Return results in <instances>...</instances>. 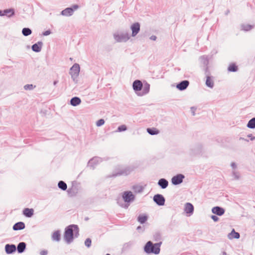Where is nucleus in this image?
Segmentation results:
<instances>
[{
	"mask_svg": "<svg viewBox=\"0 0 255 255\" xmlns=\"http://www.w3.org/2000/svg\"><path fill=\"white\" fill-rule=\"evenodd\" d=\"M161 244V242L153 245L151 242L148 241L144 247V251L147 254L152 253L155 254H158L160 252V246Z\"/></svg>",
	"mask_w": 255,
	"mask_h": 255,
	"instance_id": "nucleus-1",
	"label": "nucleus"
},
{
	"mask_svg": "<svg viewBox=\"0 0 255 255\" xmlns=\"http://www.w3.org/2000/svg\"><path fill=\"white\" fill-rule=\"evenodd\" d=\"M73 229L77 230L78 227L76 225H71L68 227L65 231L64 238L65 240L69 243L72 241L73 238Z\"/></svg>",
	"mask_w": 255,
	"mask_h": 255,
	"instance_id": "nucleus-2",
	"label": "nucleus"
},
{
	"mask_svg": "<svg viewBox=\"0 0 255 255\" xmlns=\"http://www.w3.org/2000/svg\"><path fill=\"white\" fill-rule=\"evenodd\" d=\"M80 72V66L75 64L70 69V74L72 77H76Z\"/></svg>",
	"mask_w": 255,
	"mask_h": 255,
	"instance_id": "nucleus-3",
	"label": "nucleus"
},
{
	"mask_svg": "<svg viewBox=\"0 0 255 255\" xmlns=\"http://www.w3.org/2000/svg\"><path fill=\"white\" fill-rule=\"evenodd\" d=\"M153 200L159 205H163L165 202L164 198L160 194L155 195L153 197Z\"/></svg>",
	"mask_w": 255,
	"mask_h": 255,
	"instance_id": "nucleus-4",
	"label": "nucleus"
},
{
	"mask_svg": "<svg viewBox=\"0 0 255 255\" xmlns=\"http://www.w3.org/2000/svg\"><path fill=\"white\" fill-rule=\"evenodd\" d=\"M123 197L125 202H129L134 199V196L131 192H124Z\"/></svg>",
	"mask_w": 255,
	"mask_h": 255,
	"instance_id": "nucleus-5",
	"label": "nucleus"
},
{
	"mask_svg": "<svg viewBox=\"0 0 255 255\" xmlns=\"http://www.w3.org/2000/svg\"><path fill=\"white\" fill-rule=\"evenodd\" d=\"M143 87L142 82L138 80L134 81L132 84V87L134 91H140Z\"/></svg>",
	"mask_w": 255,
	"mask_h": 255,
	"instance_id": "nucleus-6",
	"label": "nucleus"
},
{
	"mask_svg": "<svg viewBox=\"0 0 255 255\" xmlns=\"http://www.w3.org/2000/svg\"><path fill=\"white\" fill-rule=\"evenodd\" d=\"M184 176L182 174H178L172 178V183L174 185L181 183L182 182Z\"/></svg>",
	"mask_w": 255,
	"mask_h": 255,
	"instance_id": "nucleus-7",
	"label": "nucleus"
},
{
	"mask_svg": "<svg viewBox=\"0 0 255 255\" xmlns=\"http://www.w3.org/2000/svg\"><path fill=\"white\" fill-rule=\"evenodd\" d=\"M132 30V35L135 36L140 30V25L138 23H134L131 26Z\"/></svg>",
	"mask_w": 255,
	"mask_h": 255,
	"instance_id": "nucleus-8",
	"label": "nucleus"
},
{
	"mask_svg": "<svg viewBox=\"0 0 255 255\" xmlns=\"http://www.w3.org/2000/svg\"><path fill=\"white\" fill-rule=\"evenodd\" d=\"M212 211L214 214L218 216H222L225 213V210L223 208L218 206L213 208Z\"/></svg>",
	"mask_w": 255,
	"mask_h": 255,
	"instance_id": "nucleus-9",
	"label": "nucleus"
},
{
	"mask_svg": "<svg viewBox=\"0 0 255 255\" xmlns=\"http://www.w3.org/2000/svg\"><path fill=\"white\" fill-rule=\"evenodd\" d=\"M115 38L117 42H123L127 41L129 37L128 34L117 35L115 36Z\"/></svg>",
	"mask_w": 255,
	"mask_h": 255,
	"instance_id": "nucleus-10",
	"label": "nucleus"
},
{
	"mask_svg": "<svg viewBox=\"0 0 255 255\" xmlns=\"http://www.w3.org/2000/svg\"><path fill=\"white\" fill-rule=\"evenodd\" d=\"M189 82L185 80L177 84L176 88L180 90H185L189 85Z\"/></svg>",
	"mask_w": 255,
	"mask_h": 255,
	"instance_id": "nucleus-11",
	"label": "nucleus"
},
{
	"mask_svg": "<svg viewBox=\"0 0 255 255\" xmlns=\"http://www.w3.org/2000/svg\"><path fill=\"white\" fill-rule=\"evenodd\" d=\"M23 214L27 217H31L34 214V210L32 208H25L23 210Z\"/></svg>",
	"mask_w": 255,
	"mask_h": 255,
	"instance_id": "nucleus-12",
	"label": "nucleus"
},
{
	"mask_svg": "<svg viewBox=\"0 0 255 255\" xmlns=\"http://www.w3.org/2000/svg\"><path fill=\"white\" fill-rule=\"evenodd\" d=\"M5 249L7 254H11L16 251V247L13 245H6Z\"/></svg>",
	"mask_w": 255,
	"mask_h": 255,
	"instance_id": "nucleus-13",
	"label": "nucleus"
},
{
	"mask_svg": "<svg viewBox=\"0 0 255 255\" xmlns=\"http://www.w3.org/2000/svg\"><path fill=\"white\" fill-rule=\"evenodd\" d=\"M194 210L193 206L189 203H187L185 205V212L186 213L191 214Z\"/></svg>",
	"mask_w": 255,
	"mask_h": 255,
	"instance_id": "nucleus-14",
	"label": "nucleus"
},
{
	"mask_svg": "<svg viewBox=\"0 0 255 255\" xmlns=\"http://www.w3.org/2000/svg\"><path fill=\"white\" fill-rule=\"evenodd\" d=\"M42 45V43L41 42H38V43L33 44L32 46V50L36 52L40 51Z\"/></svg>",
	"mask_w": 255,
	"mask_h": 255,
	"instance_id": "nucleus-15",
	"label": "nucleus"
},
{
	"mask_svg": "<svg viewBox=\"0 0 255 255\" xmlns=\"http://www.w3.org/2000/svg\"><path fill=\"white\" fill-rule=\"evenodd\" d=\"M25 228V225L23 222H20L16 223L13 226V229L14 230H19L23 229Z\"/></svg>",
	"mask_w": 255,
	"mask_h": 255,
	"instance_id": "nucleus-16",
	"label": "nucleus"
},
{
	"mask_svg": "<svg viewBox=\"0 0 255 255\" xmlns=\"http://www.w3.org/2000/svg\"><path fill=\"white\" fill-rule=\"evenodd\" d=\"M158 184L162 188L164 189L167 187L168 182L165 179L162 178L158 181Z\"/></svg>",
	"mask_w": 255,
	"mask_h": 255,
	"instance_id": "nucleus-17",
	"label": "nucleus"
},
{
	"mask_svg": "<svg viewBox=\"0 0 255 255\" xmlns=\"http://www.w3.org/2000/svg\"><path fill=\"white\" fill-rule=\"evenodd\" d=\"M81 102V99L78 97L73 98L70 101L71 104L73 106L79 105Z\"/></svg>",
	"mask_w": 255,
	"mask_h": 255,
	"instance_id": "nucleus-18",
	"label": "nucleus"
},
{
	"mask_svg": "<svg viewBox=\"0 0 255 255\" xmlns=\"http://www.w3.org/2000/svg\"><path fill=\"white\" fill-rule=\"evenodd\" d=\"M228 238L230 239H239L240 238V234L239 233L236 232L234 229H233L231 233L229 234Z\"/></svg>",
	"mask_w": 255,
	"mask_h": 255,
	"instance_id": "nucleus-19",
	"label": "nucleus"
},
{
	"mask_svg": "<svg viewBox=\"0 0 255 255\" xmlns=\"http://www.w3.org/2000/svg\"><path fill=\"white\" fill-rule=\"evenodd\" d=\"M73 13V9L71 8H67L62 11V14L65 16L71 15Z\"/></svg>",
	"mask_w": 255,
	"mask_h": 255,
	"instance_id": "nucleus-20",
	"label": "nucleus"
},
{
	"mask_svg": "<svg viewBox=\"0 0 255 255\" xmlns=\"http://www.w3.org/2000/svg\"><path fill=\"white\" fill-rule=\"evenodd\" d=\"M53 240L55 241H59L60 239V234L59 231H55L53 233L52 236Z\"/></svg>",
	"mask_w": 255,
	"mask_h": 255,
	"instance_id": "nucleus-21",
	"label": "nucleus"
},
{
	"mask_svg": "<svg viewBox=\"0 0 255 255\" xmlns=\"http://www.w3.org/2000/svg\"><path fill=\"white\" fill-rule=\"evenodd\" d=\"M26 245L23 242L20 243L17 246V251L18 253H22L25 249Z\"/></svg>",
	"mask_w": 255,
	"mask_h": 255,
	"instance_id": "nucleus-22",
	"label": "nucleus"
},
{
	"mask_svg": "<svg viewBox=\"0 0 255 255\" xmlns=\"http://www.w3.org/2000/svg\"><path fill=\"white\" fill-rule=\"evenodd\" d=\"M206 84L208 87L213 88L214 86V82L210 76L207 77Z\"/></svg>",
	"mask_w": 255,
	"mask_h": 255,
	"instance_id": "nucleus-23",
	"label": "nucleus"
},
{
	"mask_svg": "<svg viewBox=\"0 0 255 255\" xmlns=\"http://www.w3.org/2000/svg\"><path fill=\"white\" fill-rule=\"evenodd\" d=\"M147 219V217L145 215H140L138 216L137 218L138 221L140 224H143L145 223Z\"/></svg>",
	"mask_w": 255,
	"mask_h": 255,
	"instance_id": "nucleus-24",
	"label": "nucleus"
},
{
	"mask_svg": "<svg viewBox=\"0 0 255 255\" xmlns=\"http://www.w3.org/2000/svg\"><path fill=\"white\" fill-rule=\"evenodd\" d=\"M238 70L237 66L234 64H231L228 67V70L230 72H236Z\"/></svg>",
	"mask_w": 255,
	"mask_h": 255,
	"instance_id": "nucleus-25",
	"label": "nucleus"
},
{
	"mask_svg": "<svg viewBox=\"0 0 255 255\" xmlns=\"http://www.w3.org/2000/svg\"><path fill=\"white\" fill-rule=\"evenodd\" d=\"M247 127L251 128H255V118H253L251 120L249 121Z\"/></svg>",
	"mask_w": 255,
	"mask_h": 255,
	"instance_id": "nucleus-26",
	"label": "nucleus"
},
{
	"mask_svg": "<svg viewBox=\"0 0 255 255\" xmlns=\"http://www.w3.org/2000/svg\"><path fill=\"white\" fill-rule=\"evenodd\" d=\"M147 131L151 135L157 134L159 133V131L155 128H147Z\"/></svg>",
	"mask_w": 255,
	"mask_h": 255,
	"instance_id": "nucleus-27",
	"label": "nucleus"
},
{
	"mask_svg": "<svg viewBox=\"0 0 255 255\" xmlns=\"http://www.w3.org/2000/svg\"><path fill=\"white\" fill-rule=\"evenodd\" d=\"M142 93L143 94H146L148 93L150 89L149 84L146 83L145 84L143 87Z\"/></svg>",
	"mask_w": 255,
	"mask_h": 255,
	"instance_id": "nucleus-28",
	"label": "nucleus"
},
{
	"mask_svg": "<svg viewBox=\"0 0 255 255\" xmlns=\"http://www.w3.org/2000/svg\"><path fill=\"white\" fill-rule=\"evenodd\" d=\"M58 187L63 190H65L67 189V184L63 181H60L58 184Z\"/></svg>",
	"mask_w": 255,
	"mask_h": 255,
	"instance_id": "nucleus-29",
	"label": "nucleus"
},
{
	"mask_svg": "<svg viewBox=\"0 0 255 255\" xmlns=\"http://www.w3.org/2000/svg\"><path fill=\"white\" fill-rule=\"evenodd\" d=\"M22 33L24 36H28L31 33V30L28 28H24L22 29Z\"/></svg>",
	"mask_w": 255,
	"mask_h": 255,
	"instance_id": "nucleus-30",
	"label": "nucleus"
},
{
	"mask_svg": "<svg viewBox=\"0 0 255 255\" xmlns=\"http://www.w3.org/2000/svg\"><path fill=\"white\" fill-rule=\"evenodd\" d=\"M4 13L5 14L8 15L9 16H10L14 14V11L12 9H6L4 11Z\"/></svg>",
	"mask_w": 255,
	"mask_h": 255,
	"instance_id": "nucleus-31",
	"label": "nucleus"
},
{
	"mask_svg": "<svg viewBox=\"0 0 255 255\" xmlns=\"http://www.w3.org/2000/svg\"><path fill=\"white\" fill-rule=\"evenodd\" d=\"M104 123H105L104 120L103 119H100L97 122L96 126L97 127H100V126L103 125L104 124Z\"/></svg>",
	"mask_w": 255,
	"mask_h": 255,
	"instance_id": "nucleus-32",
	"label": "nucleus"
},
{
	"mask_svg": "<svg viewBox=\"0 0 255 255\" xmlns=\"http://www.w3.org/2000/svg\"><path fill=\"white\" fill-rule=\"evenodd\" d=\"M85 245L87 247H90L91 245V240L89 238L87 239L85 242Z\"/></svg>",
	"mask_w": 255,
	"mask_h": 255,
	"instance_id": "nucleus-33",
	"label": "nucleus"
},
{
	"mask_svg": "<svg viewBox=\"0 0 255 255\" xmlns=\"http://www.w3.org/2000/svg\"><path fill=\"white\" fill-rule=\"evenodd\" d=\"M127 129V127L125 125H122L118 128L119 131H125Z\"/></svg>",
	"mask_w": 255,
	"mask_h": 255,
	"instance_id": "nucleus-34",
	"label": "nucleus"
},
{
	"mask_svg": "<svg viewBox=\"0 0 255 255\" xmlns=\"http://www.w3.org/2000/svg\"><path fill=\"white\" fill-rule=\"evenodd\" d=\"M133 188L135 191L141 192L143 190V187L141 186H134Z\"/></svg>",
	"mask_w": 255,
	"mask_h": 255,
	"instance_id": "nucleus-35",
	"label": "nucleus"
},
{
	"mask_svg": "<svg viewBox=\"0 0 255 255\" xmlns=\"http://www.w3.org/2000/svg\"><path fill=\"white\" fill-rule=\"evenodd\" d=\"M33 88V86L32 84H28L24 86V89L25 90H31Z\"/></svg>",
	"mask_w": 255,
	"mask_h": 255,
	"instance_id": "nucleus-36",
	"label": "nucleus"
},
{
	"mask_svg": "<svg viewBox=\"0 0 255 255\" xmlns=\"http://www.w3.org/2000/svg\"><path fill=\"white\" fill-rule=\"evenodd\" d=\"M211 218H212V219L214 221H215V222H216V221H218V220H219V218H218L217 216H215V215H212V216H211Z\"/></svg>",
	"mask_w": 255,
	"mask_h": 255,
	"instance_id": "nucleus-37",
	"label": "nucleus"
},
{
	"mask_svg": "<svg viewBox=\"0 0 255 255\" xmlns=\"http://www.w3.org/2000/svg\"><path fill=\"white\" fill-rule=\"evenodd\" d=\"M150 39L152 40H155L156 39V37L155 35H152L150 37Z\"/></svg>",
	"mask_w": 255,
	"mask_h": 255,
	"instance_id": "nucleus-38",
	"label": "nucleus"
},
{
	"mask_svg": "<svg viewBox=\"0 0 255 255\" xmlns=\"http://www.w3.org/2000/svg\"><path fill=\"white\" fill-rule=\"evenodd\" d=\"M50 33V32L48 31H47L45 32L44 35H47Z\"/></svg>",
	"mask_w": 255,
	"mask_h": 255,
	"instance_id": "nucleus-39",
	"label": "nucleus"
},
{
	"mask_svg": "<svg viewBox=\"0 0 255 255\" xmlns=\"http://www.w3.org/2000/svg\"><path fill=\"white\" fill-rule=\"evenodd\" d=\"M251 28V26H248L246 30H249V29H250Z\"/></svg>",
	"mask_w": 255,
	"mask_h": 255,
	"instance_id": "nucleus-40",
	"label": "nucleus"
},
{
	"mask_svg": "<svg viewBox=\"0 0 255 255\" xmlns=\"http://www.w3.org/2000/svg\"><path fill=\"white\" fill-rule=\"evenodd\" d=\"M73 7H74V9H77V8H78V5H74Z\"/></svg>",
	"mask_w": 255,
	"mask_h": 255,
	"instance_id": "nucleus-41",
	"label": "nucleus"
},
{
	"mask_svg": "<svg viewBox=\"0 0 255 255\" xmlns=\"http://www.w3.org/2000/svg\"><path fill=\"white\" fill-rule=\"evenodd\" d=\"M47 254V252H44V253L43 254V255H45V254Z\"/></svg>",
	"mask_w": 255,
	"mask_h": 255,
	"instance_id": "nucleus-42",
	"label": "nucleus"
},
{
	"mask_svg": "<svg viewBox=\"0 0 255 255\" xmlns=\"http://www.w3.org/2000/svg\"><path fill=\"white\" fill-rule=\"evenodd\" d=\"M106 255H110L108 254H107Z\"/></svg>",
	"mask_w": 255,
	"mask_h": 255,
	"instance_id": "nucleus-43",
	"label": "nucleus"
}]
</instances>
